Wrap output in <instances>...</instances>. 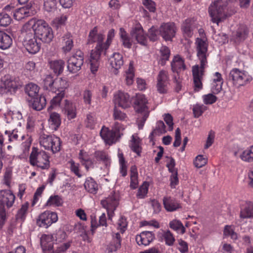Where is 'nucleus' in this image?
Masks as SVG:
<instances>
[{
	"mask_svg": "<svg viewBox=\"0 0 253 253\" xmlns=\"http://www.w3.org/2000/svg\"><path fill=\"white\" fill-rule=\"evenodd\" d=\"M197 56L200 60V67L198 65L192 67V74L195 90L199 91L203 87L202 80L204 73V68L207 61V52L208 44L203 40L200 38L196 39Z\"/></svg>",
	"mask_w": 253,
	"mask_h": 253,
	"instance_id": "nucleus-1",
	"label": "nucleus"
},
{
	"mask_svg": "<svg viewBox=\"0 0 253 253\" xmlns=\"http://www.w3.org/2000/svg\"><path fill=\"white\" fill-rule=\"evenodd\" d=\"M35 35L44 43H50L53 38V31L50 27L44 21L34 19Z\"/></svg>",
	"mask_w": 253,
	"mask_h": 253,
	"instance_id": "nucleus-2",
	"label": "nucleus"
},
{
	"mask_svg": "<svg viewBox=\"0 0 253 253\" xmlns=\"http://www.w3.org/2000/svg\"><path fill=\"white\" fill-rule=\"evenodd\" d=\"M147 100L143 94H137L134 102V108L138 114L137 123L139 129H142L148 118L149 111L146 106Z\"/></svg>",
	"mask_w": 253,
	"mask_h": 253,
	"instance_id": "nucleus-3",
	"label": "nucleus"
},
{
	"mask_svg": "<svg viewBox=\"0 0 253 253\" xmlns=\"http://www.w3.org/2000/svg\"><path fill=\"white\" fill-rule=\"evenodd\" d=\"M49 157L43 151H38L36 147H33L30 156V162L32 165L37 166L42 169H48L49 168Z\"/></svg>",
	"mask_w": 253,
	"mask_h": 253,
	"instance_id": "nucleus-4",
	"label": "nucleus"
},
{
	"mask_svg": "<svg viewBox=\"0 0 253 253\" xmlns=\"http://www.w3.org/2000/svg\"><path fill=\"white\" fill-rule=\"evenodd\" d=\"M0 194L2 196L0 200V228H1L6 220V212L4 205L7 208L11 207L14 202L15 197L14 195L9 190H1Z\"/></svg>",
	"mask_w": 253,
	"mask_h": 253,
	"instance_id": "nucleus-5",
	"label": "nucleus"
},
{
	"mask_svg": "<svg viewBox=\"0 0 253 253\" xmlns=\"http://www.w3.org/2000/svg\"><path fill=\"white\" fill-rule=\"evenodd\" d=\"M226 6L227 2L222 0H216L211 5L209 11L213 22L218 24L225 18L224 9Z\"/></svg>",
	"mask_w": 253,
	"mask_h": 253,
	"instance_id": "nucleus-6",
	"label": "nucleus"
},
{
	"mask_svg": "<svg viewBox=\"0 0 253 253\" xmlns=\"http://www.w3.org/2000/svg\"><path fill=\"white\" fill-rule=\"evenodd\" d=\"M68 84L66 80L62 78H57L54 80V89L58 91L57 95L54 96L50 101V105L48 108V111L51 110L53 107L58 105L65 95V89L67 88Z\"/></svg>",
	"mask_w": 253,
	"mask_h": 253,
	"instance_id": "nucleus-7",
	"label": "nucleus"
},
{
	"mask_svg": "<svg viewBox=\"0 0 253 253\" xmlns=\"http://www.w3.org/2000/svg\"><path fill=\"white\" fill-rule=\"evenodd\" d=\"M84 63V53L81 50H78L68 60V71L73 74L77 73L81 69Z\"/></svg>",
	"mask_w": 253,
	"mask_h": 253,
	"instance_id": "nucleus-8",
	"label": "nucleus"
},
{
	"mask_svg": "<svg viewBox=\"0 0 253 253\" xmlns=\"http://www.w3.org/2000/svg\"><path fill=\"white\" fill-rule=\"evenodd\" d=\"M18 87V84L14 80L8 75L4 76L0 82V93L7 94L8 92H15Z\"/></svg>",
	"mask_w": 253,
	"mask_h": 253,
	"instance_id": "nucleus-9",
	"label": "nucleus"
},
{
	"mask_svg": "<svg viewBox=\"0 0 253 253\" xmlns=\"http://www.w3.org/2000/svg\"><path fill=\"white\" fill-rule=\"evenodd\" d=\"M104 39V36L101 34H97V29L95 27L89 33L88 39V43H92L97 42V44L94 50L91 51H94L95 53H102L104 51V43L102 42Z\"/></svg>",
	"mask_w": 253,
	"mask_h": 253,
	"instance_id": "nucleus-10",
	"label": "nucleus"
},
{
	"mask_svg": "<svg viewBox=\"0 0 253 253\" xmlns=\"http://www.w3.org/2000/svg\"><path fill=\"white\" fill-rule=\"evenodd\" d=\"M57 219L56 213L45 211L39 216L37 224L39 227L47 228L53 223L56 222Z\"/></svg>",
	"mask_w": 253,
	"mask_h": 253,
	"instance_id": "nucleus-11",
	"label": "nucleus"
},
{
	"mask_svg": "<svg viewBox=\"0 0 253 253\" xmlns=\"http://www.w3.org/2000/svg\"><path fill=\"white\" fill-rule=\"evenodd\" d=\"M246 80V75L239 69L235 68L231 71L227 84L231 83L234 85L239 87L243 85Z\"/></svg>",
	"mask_w": 253,
	"mask_h": 253,
	"instance_id": "nucleus-12",
	"label": "nucleus"
},
{
	"mask_svg": "<svg viewBox=\"0 0 253 253\" xmlns=\"http://www.w3.org/2000/svg\"><path fill=\"white\" fill-rule=\"evenodd\" d=\"M34 25V18L31 19L23 25L21 30L22 36L24 37L23 44L30 42L33 39H37L35 35Z\"/></svg>",
	"mask_w": 253,
	"mask_h": 253,
	"instance_id": "nucleus-13",
	"label": "nucleus"
},
{
	"mask_svg": "<svg viewBox=\"0 0 253 253\" xmlns=\"http://www.w3.org/2000/svg\"><path fill=\"white\" fill-rule=\"evenodd\" d=\"M114 98L115 105H118L123 109H126L130 107L131 101L128 93L119 91L114 96Z\"/></svg>",
	"mask_w": 253,
	"mask_h": 253,
	"instance_id": "nucleus-14",
	"label": "nucleus"
},
{
	"mask_svg": "<svg viewBox=\"0 0 253 253\" xmlns=\"http://www.w3.org/2000/svg\"><path fill=\"white\" fill-rule=\"evenodd\" d=\"M159 33L166 41H171L175 33L174 24L172 23L164 24L160 27Z\"/></svg>",
	"mask_w": 253,
	"mask_h": 253,
	"instance_id": "nucleus-15",
	"label": "nucleus"
},
{
	"mask_svg": "<svg viewBox=\"0 0 253 253\" xmlns=\"http://www.w3.org/2000/svg\"><path fill=\"white\" fill-rule=\"evenodd\" d=\"M40 144L45 149H51L54 153L60 150L59 145L55 146V141H54L52 136L43 134L40 137Z\"/></svg>",
	"mask_w": 253,
	"mask_h": 253,
	"instance_id": "nucleus-16",
	"label": "nucleus"
},
{
	"mask_svg": "<svg viewBox=\"0 0 253 253\" xmlns=\"http://www.w3.org/2000/svg\"><path fill=\"white\" fill-rule=\"evenodd\" d=\"M132 38H134L137 42L143 45H146V38L144 35V31L140 24H136L132 28L130 33Z\"/></svg>",
	"mask_w": 253,
	"mask_h": 253,
	"instance_id": "nucleus-17",
	"label": "nucleus"
},
{
	"mask_svg": "<svg viewBox=\"0 0 253 253\" xmlns=\"http://www.w3.org/2000/svg\"><path fill=\"white\" fill-rule=\"evenodd\" d=\"M168 77L165 71L162 70L159 72L157 77V90L160 93H166L167 91Z\"/></svg>",
	"mask_w": 253,
	"mask_h": 253,
	"instance_id": "nucleus-18",
	"label": "nucleus"
},
{
	"mask_svg": "<svg viewBox=\"0 0 253 253\" xmlns=\"http://www.w3.org/2000/svg\"><path fill=\"white\" fill-rule=\"evenodd\" d=\"M155 238L154 234L151 231H143L136 236V241L139 245H148Z\"/></svg>",
	"mask_w": 253,
	"mask_h": 253,
	"instance_id": "nucleus-19",
	"label": "nucleus"
},
{
	"mask_svg": "<svg viewBox=\"0 0 253 253\" xmlns=\"http://www.w3.org/2000/svg\"><path fill=\"white\" fill-rule=\"evenodd\" d=\"M100 134L106 144L111 145L115 141L116 135L115 131L110 130L108 128L103 126L100 132Z\"/></svg>",
	"mask_w": 253,
	"mask_h": 253,
	"instance_id": "nucleus-20",
	"label": "nucleus"
},
{
	"mask_svg": "<svg viewBox=\"0 0 253 253\" xmlns=\"http://www.w3.org/2000/svg\"><path fill=\"white\" fill-rule=\"evenodd\" d=\"M28 101L29 102V106H31L33 109L37 111L42 110L46 103L45 97L42 95L34 97Z\"/></svg>",
	"mask_w": 253,
	"mask_h": 253,
	"instance_id": "nucleus-21",
	"label": "nucleus"
},
{
	"mask_svg": "<svg viewBox=\"0 0 253 253\" xmlns=\"http://www.w3.org/2000/svg\"><path fill=\"white\" fill-rule=\"evenodd\" d=\"M32 7V4L31 3H26V5L23 7L16 9L13 13V16L17 20H20L25 18V17L28 16L29 13V10Z\"/></svg>",
	"mask_w": 253,
	"mask_h": 253,
	"instance_id": "nucleus-22",
	"label": "nucleus"
},
{
	"mask_svg": "<svg viewBox=\"0 0 253 253\" xmlns=\"http://www.w3.org/2000/svg\"><path fill=\"white\" fill-rule=\"evenodd\" d=\"M163 204L166 210L169 211H174L181 208L180 205L171 197H164Z\"/></svg>",
	"mask_w": 253,
	"mask_h": 253,
	"instance_id": "nucleus-23",
	"label": "nucleus"
},
{
	"mask_svg": "<svg viewBox=\"0 0 253 253\" xmlns=\"http://www.w3.org/2000/svg\"><path fill=\"white\" fill-rule=\"evenodd\" d=\"M123 63V56L119 53H114L110 64L112 68L115 69L114 72L115 74H117V70L121 68Z\"/></svg>",
	"mask_w": 253,
	"mask_h": 253,
	"instance_id": "nucleus-24",
	"label": "nucleus"
},
{
	"mask_svg": "<svg viewBox=\"0 0 253 253\" xmlns=\"http://www.w3.org/2000/svg\"><path fill=\"white\" fill-rule=\"evenodd\" d=\"M171 70L173 72L178 73V70L182 69L185 70L186 66L184 63V60L182 58L177 55L174 56L172 61L171 63Z\"/></svg>",
	"mask_w": 253,
	"mask_h": 253,
	"instance_id": "nucleus-25",
	"label": "nucleus"
},
{
	"mask_svg": "<svg viewBox=\"0 0 253 253\" xmlns=\"http://www.w3.org/2000/svg\"><path fill=\"white\" fill-rule=\"evenodd\" d=\"M101 54V53H95L94 51L90 52V70L93 74H95L98 70Z\"/></svg>",
	"mask_w": 253,
	"mask_h": 253,
	"instance_id": "nucleus-26",
	"label": "nucleus"
},
{
	"mask_svg": "<svg viewBox=\"0 0 253 253\" xmlns=\"http://www.w3.org/2000/svg\"><path fill=\"white\" fill-rule=\"evenodd\" d=\"M51 235H43L41 238V245L43 250L51 251L54 248Z\"/></svg>",
	"mask_w": 253,
	"mask_h": 253,
	"instance_id": "nucleus-27",
	"label": "nucleus"
},
{
	"mask_svg": "<svg viewBox=\"0 0 253 253\" xmlns=\"http://www.w3.org/2000/svg\"><path fill=\"white\" fill-rule=\"evenodd\" d=\"M50 68L55 74L59 75L61 74L65 66V62L62 60H56L50 62Z\"/></svg>",
	"mask_w": 253,
	"mask_h": 253,
	"instance_id": "nucleus-28",
	"label": "nucleus"
},
{
	"mask_svg": "<svg viewBox=\"0 0 253 253\" xmlns=\"http://www.w3.org/2000/svg\"><path fill=\"white\" fill-rule=\"evenodd\" d=\"M12 43L11 37L4 31H2L0 39V48L6 49L10 47Z\"/></svg>",
	"mask_w": 253,
	"mask_h": 253,
	"instance_id": "nucleus-29",
	"label": "nucleus"
},
{
	"mask_svg": "<svg viewBox=\"0 0 253 253\" xmlns=\"http://www.w3.org/2000/svg\"><path fill=\"white\" fill-rule=\"evenodd\" d=\"M121 235L119 233H117L115 234V236L113 237L112 241L110 242L108 248L109 252L112 253L116 251L121 247Z\"/></svg>",
	"mask_w": 253,
	"mask_h": 253,
	"instance_id": "nucleus-30",
	"label": "nucleus"
},
{
	"mask_svg": "<svg viewBox=\"0 0 253 253\" xmlns=\"http://www.w3.org/2000/svg\"><path fill=\"white\" fill-rule=\"evenodd\" d=\"M24 45L27 50L32 54L38 52L41 47L40 43L37 42V39H33L30 42H26Z\"/></svg>",
	"mask_w": 253,
	"mask_h": 253,
	"instance_id": "nucleus-31",
	"label": "nucleus"
},
{
	"mask_svg": "<svg viewBox=\"0 0 253 253\" xmlns=\"http://www.w3.org/2000/svg\"><path fill=\"white\" fill-rule=\"evenodd\" d=\"M240 216L242 218L253 217V204L251 203H247L244 209H241Z\"/></svg>",
	"mask_w": 253,
	"mask_h": 253,
	"instance_id": "nucleus-32",
	"label": "nucleus"
},
{
	"mask_svg": "<svg viewBox=\"0 0 253 253\" xmlns=\"http://www.w3.org/2000/svg\"><path fill=\"white\" fill-rule=\"evenodd\" d=\"M25 92L31 97V98L39 96L38 93L39 91V88L38 86L34 84H29L26 85L25 88Z\"/></svg>",
	"mask_w": 253,
	"mask_h": 253,
	"instance_id": "nucleus-33",
	"label": "nucleus"
},
{
	"mask_svg": "<svg viewBox=\"0 0 253 253\" xmlns=\"http://www.w3.org/2000/svg\"><path fill=\"white\" fill-rule=\"evenodd\" d=\"M120 35L123 45L126 47L130 48L132 45V41L124 28L120 29Z\"/></svg>",
	"mask_w": 253,
	"mask_h": 253,
	"instance_id": "nucleus-34",
	"label": "nucleus"
},
{
	"mask_svg": "<svg viewBox=\"0 0 253 253\" xmlns=\"http://www.w3.org/2000/svg\"><path fill=\"white\" fill-rule=\"evenodd\" d=\"M140 139L138 137L136 138L133 135L132 136L130 148L131 150L136 153L139 156H140L142 148L140 146Z\"/></svg>",
	"mask_w": 253,
	"mask_h": 253,
	"instance_id": "nucleus-35",
	"label": "nucleus"
},
{
	"mask_svg": "<svg viewBox=\"0 0 253 253\" xmlns=\"http://www.w3.org/2000/svg\"><path fill=\"white\" fill-rule=\"evenodd\" d=\"M84 186L85 189L91 193H95L97 190V184L91 177L86 179L84 184Z\"/></svg>",
	"mask_w": 253,
	"mask_h": 253,
	"instance_id": "nucleus-36",
	"label": "nucleus"
},
{
	"mask_svg": "<svg viewBox=\"0 0 253 253\" xmlns=\"http://www.w3.org/2000/svg\"><path fill=\"white\" fill-rule=\"evenodd\" d=\"M240 158L242 160L249 162H253V145L250 147V149L244 151L240 155Z\"/></svg>",
	"mask_w": 253,
	"mask_h": 253,
	"instance_id": "nucleus-37",
	"label": "nucleus"
},
{
	"mask_svg": "<svg viewBox=\"0 0 253 253\" xmlns=\"http://www.w3.org/2000/svg\"><path fill=\"white\" fill-rule=\"evenodd\" d=\"M54 80L51 75H48L43 80V88L56 92L54 89Z\"/></svg>",
	"mask_w": 253,
	"mask_h": 253,
	"instance_id": "nucleus-38",
	"label": "nucleus"
},
{
	"mask_svg": "<svg viewBox=\"0 0 253 253\" xmlns=\"http://www.w3.org/2000/svg\"><path fill=\"white\" fill-rule=\"evenodd\" d=\"M65 113L66 114L69 119L74 118L76 116V113L73 109V104L70 103L67 100H65Z\"/></svg>",
	"mask_w": 253,
	"mask_h": 253,
	"instance_id": "nucleus-39",
	"label": "nucleus"
},
{
	"mask_svg": "<svg viewBox=\"0 0 253 253\" xmlns=\"http://www.w3.org/2000/svg\"><path fill=\"white\" fill-rule=\"evenodd\" d=\"M134 76L133 63L130 62L129 65V68L126 71V80L127 85H131L132 84Z\"/></svg>",
	"mask_w": 253,
	"mask_h": 253,
	"instance_id": "nucleus-40",
	"label": "nucleus"
},
{
	"mask_svg": "<svg viewBox=\"0 0 253 253\" xmlns=\"http://www.w3.org/2000/svg\"><path fill=\"white\" fill-rule=\"evenodd\" d=\"M160 51L161 52L160 64L163 66L165 64L166 61L169 60L170 55V50L167 46H163Z\"/></svg>",
	"mask_w": 253,
	"mask_h": 253,
	"instance_id": "nucleus-41",
	"label": "nucleus"
},
{
	"mask_svg": "<svg viewBox=\"0 0 253 253\" xmlns=\"http://www.w3.org/2000/svg\"><path fill=\"white\" fill-rule=\"evenodd\" d=\"M63 204L62 199L58 195L51 196L47 201L46 205L51 206L55 205L56 206L59 207L62 206Z\"/></svg>",
	"mask_w": 253,
	"mask_h": 253,
	"instance_id": "nucleus-42",
	"label": "nucleus"
},
{
	"mask_svg": "<svg viewBox=\"0 0 253 253\" xmlns=\"http://www.w3.org/2000/svg\"><path fill=\"white\" fill-rule=\"evenodd\" d=\"M248 35V31L245 27L238 29L236 34V42H239L244 40Z\"/></svg>",
	"mask_w": 253,
	"mask_h": 253,
	"instance_id": "nucleus-43",
	"label": "nucleus"
},
{
	"mask_svg": "<svg viewBox=\"0 0 253 253\" xmlns=\"http://www.w3.org/2000/svg\"><path fill=\"white\" fill-rule=\"evenodd\" d=\"M29 204L28 202L23 205L21 208L18 210L16 215V219H20L23 220L25 219V215L28 209Z\"/></svg>",
	"mask_w": 253,
	"mask_h": 253,
	"instance_id": "nucleus-44",
	"label": "nucleus"
},
{
	"mask_svg": "<svg viewBox=\"0 0 253 253\" xmlns=\"http://www.w3.org/2000/svg\"><path fill=\"white\" fill-rule=\"evenodd\" d=\"M207 109V107L204 105L196 104L194 106L193 111L194 117H199Z\"/></svg>",
	"mask_w": 253,
	"mask_h": 253,
	"instance_id": "nucleus-45",
	"label": "nucleus"
},
{
	"mask_svg": "<svg viewBox=\"0 0 253 253\" xmlns=\"http://www.w3.org/2000/svg\"><path fill=\"white\" fill-rule=\"evenodd\" d=\"M49 121L51 125L54 126V129L56 130L60 125L61 121L60 116L58 113H52L50 114Z\"/></svg>",
	"mask_w": 253,
	"mask_h": 253,
	"instance_id": "nucleus-46",
	"label": "nucleus"
},
{
	"mask_svg": "<svg viewBox=\"0 0 253 253\" xmlns=\"http://www.w3.org/2000/svg\"><path fill=\"white\" fill-rule=\"evenodd\" d=\"M169 226L172 229L178 231L179 229L181 230V233L183 234L185 232V228L182 223L177 220H173L169 223Z\"/></svg>",
	"mask_w": 253,
	"mask_h": 253,
	"instance_id": "nucleus-47",
	"label": "nucleus"
},
{
	"mask_svg": "<svg viewBox=\"0 0 253 253\" xmlns=\"http://www.w3.org/2000/svg\"><path fill=\"white\" fill-rule=\"evenodd\" d=\"M106 200L109 205V207H110L111 211H112L113 212L119 204L117 198L115 195H113L106 198Z\"/></svg>",
	"mask_w": 253,
	"mask_h": 253,
	"instance_id": "nucleus-48",
	"label": "nucleus"
},
{
	"mask_svg": "<svg viewBox=\"0 0 253 253\" xmlns=\"http://www.w3.org/2000/svg\"><path fill=\"white\" fill-rule=\"evenodd\" d=\"M44 8L48 12L55 10L56 9V0H44Z\"/></svg>",
	"mask_w": 253,
	"mask_h": 253,
	"instance_id": "nucleus-49",
	"label": "nucleus"
},
{
	"mask_svg": "<svg viewBox=\"0 0 253 253\" xmlns=\"http://www.w3.org/2000/svg\"><path fill=\"white\" fill-rule=\"evenodd\" d=\"M160 35L159 30L152 26L148 31V37L150 41L155 42L158 40V35Z\"/></svg>",
	"mask_w": 253,
	"mask_h": 253,
	"instance_id": "nucleus-50",
	"label": "nucleus"
},
{
	"mask_svg": "<svg viewBox=\"0 0 253 253\" xmlns=\"http://www.w3.org/2000/svg\"><path fill=\"white\" fill-rule=\"evenodd\" d=\"M149 186V183L147 182H144L142 185H141L139 189L137 194V197L139 198H142L147 193L148 188Z\"/></svg>",
	"mask_w": 253,
	"mask_h": 253,
	"instance_id": "nucleus-51",
	"label": "nucleus"
},
{
	"mask_svg": "<svg viewBox=\"0 0 253 253\" xmlns=\"http://www.w3.org/2000/svg\"><path fill=\"white\" fill-rule=\"evenodd\" d=\"M166 244L169 246H172L175 241V239L170 231L168 230L163 235Z\"/></svg>",
	"mask_w": 253,
	"mask_h": 253,
	"instance_id": "nucleus-52",
	"label": "nucleus"
},
{
	"mask_svg": "<svg viewBox=\"0 0 253 253\" xmlns=\"http://www.w3.org/2000/svg\"><path fill=\"white\" fill-rule=\"evenodd\" d=\"M207 163V159L203 158L202 155H198L196 157L194 163L195 166L197 168H201Z\"/></svg>",
	"mask_w": 253,
	"mask_h": 253,
	"instance_id": "nucleus-53",
	"label": "nucleus"
},
{
	"mask_svg": "<svg viewBox=\"0 0 253 253\" xmlns=\"http://www.w3.org/2000/svg\"><path fill=\"white\" fill-rule=\"evenodd\" d=\"M118 157L121 167V172L122 173V176H125L127 174V171L125 158L122 153H119L118 154Z\"/></svg>",
	"mask_w": 253,
	"mask_h": 253,
	"instance_id": "nucleus-54",
	"label": "nucleus"
},
{
	"mask_svg": "<svg viewBox=\"0 0 253 253\" xmlns=\"http://www.w3.org/2000/svg\"><path fill=\"white\" fill-rule=\"evenodd\" d=\"M0 20V26L3 27H6L10 24L11 21V19L8 14H1Z\"/></svg>",
	"mask_w": 253,
	"mask_h": 253,
	"instance_id": "nucleus-55",
	"label": "nucleus"
},
{
	"mask_svg": "<svg viewBox=\"0 0 253 253\" xmlns=\"http://www.w3.org/2000/svg\"><path fill=\"white\" fill-rule=\"evenodd\" d=\"M114 30L113 29H111L108 32L107 41L104 43V54H106V50L108 48L111 42L112 39L114 37Z\"/></svg>",
	"mask_w": 253,
	"mask_h": 253,
	"instance_id": "nucleus-56",
	"label": "nucleus"
},
{
	"mask_svg": "<svg viewBox=\"0 0 253 253\" xmlns=\"http://www.w3.org/2000/svg\"><path fill=\"white\" fill-rule=\"evenodd\" d=\"M142 3L150 12H154L155 11L156 4L152 0H143Z\"/></svg>",
	"mask_w": 253,
	"mask_h": 253,
	"instance_id": "nucleus-57",
	"label": "nucleus"
},
{
	"mask_svg": "<svg viewBox=\"0 0 253 253\" xmlns=\"http://www.w3.org/2000/svg\"><path fill=\"white\" fill-rule=\"evenodd\" d=\"M113 116L115 120H119L120 121H123L126 118V114L118 110L116 106H115L114 109Z\"/></svg>",
	"mask_w": 253,
	"mask_h": 253,
	"instance_id": "nucleus-58",
	"label": "nucleus"
},
{
	"mask_svg": "<svg viewBox=\"0 0 253 253\" xmlns=\"http://www.w3.org/2000/svg\"><path fill=\"white\" fill-rule=\"evenodd\" d=\"M217 100V97L211 93H209L204 96V101L206 104H211Z\"/></svg>",
	"mask_w": 253,
	"mask_h": 253,
	"instance_id": "nucleus-59",
	"label": "nucleus"
},
{
	"mask_svg": "<svg viewBox=\"0 0 253 253\" xmlns=\"http://www.w3.org/2000/svg\"><path fill=\"white\" fill-rule=\"evenodd\" d=\"M175 140L173 144V145L175 147L179 146L181 144V132L179 128H177L175 133Z\"/></svg>",
	"mask_w": 253,
	"mask_h": 253,
	"instance_id": "nucleus-60",
	"label": "nucleus"
},
{
	"mask_svg": "<svg viewBox=\"0 0 253 253\" xmlns=\"http://www.w3.org/2000/svg\"><path fill=\"white\" fill-rule=\"evenodd\" d=\"M224 234L225 236H230L233 239H237V235L233 230L230 229V226L226 225L224 227Z\"/></svg>",
	"mask_w": 253,
	"mask_h": 253,
	"instance_id": "nucleus-61",
	"label": "nucleus"
},
{
	"mask_svg": "<svg viewBox=\"0 0 253 253\" xmlns=\"http://www.w3.org/2000/svg\"><path fill=\"white\" fill-rule=\"evenodd\" d=\"M214 138V132L212 130H211L208 135L206 143L205 145V149H208L209 148L213 143Z\"/></svg>",
	"mask_w": 253,
	"mask_h": 253,
	"instance_id": "nucleus-62",
	"label": "nucleus"
},
{
	"mask_svg": "<svg viewBox=\"0 0 253 253\" xmlns=\"http://www.w3.org/2000/svg\"><path fill=\"white\" fill-rule=\"evenodd\" d=\"M164 120L166 124L169 126V130L171 131L173 129V118L169 114H165Z\"/></svg>",
	"mask_w": 253,
	"mask_h": 253,
	"instance_id": "nucleus-63",
	"label": "nucleus"
},
{
	"mask_svg": "<svg viewBox=\"0 0 253 253\" xmlns=\"http://www.w3.org/2000/svg\"><path fill=\"white\" fill-rule=\"evenodd\" d=\"M44 188H45V186L44 185H42V186L40 187L39 188H38L37 189L36 192L34 194L33 201L32 203V206H34L35 205V204L36 203V202L38 201V197L41 195Z\"/></svg>",
	"mask_w": 253,
	"mask_h": 253,
	"instance_id": "nucleus-64",
	"label": "nucleus"
}]
</instances>
